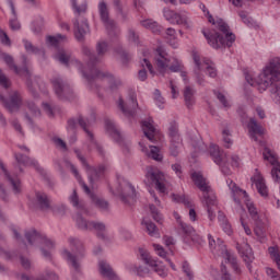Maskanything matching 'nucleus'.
I'll use <instances>...</instances> for the list:
<instances>
[{
	"label": "nucleus",
	"mask_w": 280,
	"mask_h": 280,
	"mask_svg": "<svg viewBox=\"0 0 280 280\" xmlns=\"http://www.w3.org/2000/svg\"><path fill=\"white\" fill-rule=\"evenodd\" d=\"M98 12L101 21L104 23L109 36H113V34L117 35L119 34V31L117 30V26L115 25V21L110 20L108 16V5L105 1H101L98 3Z\"/></svg>",
	"instance_id": "f3484780"
},
{
	"label": "nucleus",
	"mask_w": 280,
	"mask_h": 280,
	"mask_svg": "<svg viewBox=\"0 0 280 280\" xmlns=\"http://www.w3.org/2000/svg\"><path fill=\"white\" fill-rule=\"evenodd\" d=\"M78 124L79 126H81V128H83L84 132L90 139V150H93L94 148V150H96V152H98L101 156H104V148L100 143H97V141H95V139L93 138V132L89 130V125L91 124V121L84 119L83 117H79Z\"/></svg>",
	"instance_id": "5701e85b"
},
{
	"label": "nucleus",
	"mask_w": 280,
	"mask_h": 280,
	"mask_svg": "<svg viewBox=\"0 0 280 280\" xmlns=\"http://www.w3.org/2000/svg\"><path fill=\"white\" fill-rule=\"evenodd\" d=\"M126 269L130 275H135L136 277L140 276L141 272V266L136 265V264H129L126 266Z\"/></svg>",
	"instance_id": "052dcab7"
},
{
	"label": "nucleus",
	"mask_w": 280,
	"mask_h": 280,
	"mask_svg": "<svg viewBox=\"0 0 280 280\" xmlns=\"http://www.w3.org/2000/svg\"><path fill=\"white\" fill-rule=\"evenodd\" d=\"M114 54H115L116 58H118V60H120V62H122V65H126V62H128V60H130V56L128 55V52H126V50H124L122 47L115 48Z\"/></svg>",
	"instance_id": "864d4df0"
},
{
	"label": "nucleus",
	"mask_w": 280,
	"mask_h": 280,
	"mask_svg": "<svg viewBox=\"0 0 280 280\" xmlns=\"http://www.w3.org/2000/svg\"><path fill=\"white\" fill-rule=\"evenodd\" d=\"M179 226L183 231V233H185V235H194V226L188 225L187 223L179 221Z\"/></svg>",
	"instance_id": "338daca9"
},
{
	"label": "nucleus",
	"mask_w": 280,
	"mask_h": 280,
	"mask_svg": "<svg viewBox=\"0 0 280 280\" xmlns=\"http://www.w3.org/2000/svg\"><path fill=\"white\" fill-rule=\"evenodd\" d=\"M0 85L3 86V89H10V79L5 77L3 70H0Z\"/></svg>",
	"instance_id": "774afa93"
},
{
	"label": "nucleus",
	"mask_w": 280,
	"mask_h": 280,
	"mask_svg": "<svg viewBox=\"0 0 280 280\" xmlns=\"http://www.w3.org/2000/svg\"><path fill=\"white\" fill-rule=\"evenodd\" d=\"M200 71H202V69H198V66H195L194 73L197 80V84L205 86V75L200 74Z\"/></svg>",
	"instance_id": "e2e57ef3"
},
{
	"label": "nucleus",
	"mask_w": 280,
	"mask_h": 280,
	"mask_svg": "<svg viewBox=\"0 0 280 280\" xmlns=\"http://www.w3.org/2000/svg\"><path fill=\"white\" fill-rule=\"evenodd\" d=\"M0 43L4 45V47H12V42L8 36V33H4L3 30L0 28Z\"/></svg>",
	"instance_id": "680f3d73"
},
{
	"label": "nucleus",
	"mask_w": 280,
	"mask_h": 280,
	"mask_svg": "<svg viewBox=\"0 0 280 280\" xmlns=\"http://www.w3.org/2000/svg\"><path fill=\"white\" fill-rule=\"evenodd\" d=\"M142 27L151 30L153 34H161V30H163L161 26H159V23L152 20L142 21Z\"/></svg>",
	"instance_id": "49530a36"
},
{
	"label": "nucleus",
	"mask_w": 280,
	"mask_h": 280,
	"mask_svg": "<svg viewBox=\"0 0 280 280\" xmlns=\"http://www.w3.org/2000/svg\"><path fill=\"white\" fill-rule=\"evenodd\" d=\"M106 51H108V42L106 40H100L96 44V58H100L102 60L103 56L106 55Z\"/></svg>",
	"instance_id": "3c124183"
},
{
	"label": "nucleus",
	"mask_w": 280,
	"mask_h": 280,
	"mask_svg": "<svg viewBox=\"0 0 280 280\" xmlns=\"http://www.w3.org/2000/svg\"><path fill=\"white\" fill-rule=\"evenodd\" d=\"M105 130L116 141V143H124V136L121 135V131L117 129V126L115 122L110 119L105 120Z\"/></svg>",
	"instance_id": "2f4dec72"
},
{
	"label": "nucleus",
	"mask_w": 280,
	"mask_h": 280,
	"mask_svg": "<svg viewBox=\"0 0 280 280\" xmlns=\"http://www.w3.org/2000/svg\"><path fill=\"white\" fill-rule=\"evenodd\" d=\"M238 253H241V257L243 258V261L247 265V268L250 270V264H253V259H255V256H253V248H250V245L243 244L241 247H238Z\"/></svg>",
	"instance_id": "c9c22d12"
},
{
	"label": "nucleus",
	"mask_w": 280,
	"mask_h": 280,
	"mask_svg": "<svg viewBox=\"0 0 280 280\" xmlns=\"http://www.w3.org/2000/svg\"><path fill=\"white\" fill-rule=\"evenodd\" d=\"M208 240L211 253L217 255V257H223V259L231 264L235 272H240V267L237 266V258L233 254H231V252L226 250V245L222 244V241L220 238L215 241V238L211 235H208Z\"/></svg>",
	"instance_id": "f8f14e48"
},
{
	"label": "nucleus",
	"mask_w": 280,
	"mask_h": 280,
	"mask_svg": "<svg viewBox=\"0 0 280 280\" xmlns=\"http://www.w3.org/2000/svg\"><path fill=\"white\" fill-rule=\"evenodd\" d=\"M182 270L189 280H194V270H191V266L189 265V262L184 261L182 265Z\"/></svg>",
	"instance_id": "bf43d9fd"
},
{
	"label": "nucleus",
	"mask_w": 280,
	"mask_h": 280,
	"mask_svg": "<svg viewBox=\"0 0 280 280\" xmlns=\"http://www.w3.org/2000/svg\"><path fill=\"white\" fill-rule=\"evenodd\" d=\"M245 80L250 86H257L260 93L270 89L271 100L280 106V84H277L280 82V57L270 59L257 79L246 74Z\"/></svg>",
	"instance_id": "f257e3e1"
},
{
	"label": "nucleus",
	"mask_w": 280,
	"mask_h": 280,
	"mask_svg": "<svg viewBox=\"0 0 280 280\" xmlns=\"http://www.w3.org/2000/svg\"><path fill=\"white\" fill-rule=\"evenodd\" d=\"M180 148H183V138L171 140V144H170L171 156H178V154H180Z\"/></svg>",
	"instance_id": "79ce46f5"
},
{
	"label": "nucleus",
	"mask_w": 280,
	"mask_h": 280,
	"mask_svg": "<svg viewBox=\"0 0 280 280\" xmlns=\"http://www.w3.org/2000/svg\"><path fill=\"white\" fill-rule=\"evenodd\" d=\"M46 40L48 45L58 47V45H61V43H67V37L66 35L57 34L56 36H48Z\"/></svg>",
	"instance_id": "a18cd8bd"
},
{
	"label": "nucleus",
	"mask_w": 280,
	"mask_h": 280,
	"mask_svg": "<svg viewBox=\"0 0 280 280\" xmlns=\"http://www.w3.org/2000/svg\"><path fill=\"white\" fill-rule=\"evenodd\" d=\"M33 206L40 211H49L51 209V199L43 191H35Z\"/></svg>",
	"instance_id": "a878e982"
},
{
	"label": "nucleus",
	"mask_w": 280,
	"mask_h": 280,
	"mask_svg": "<svg viewBox=\"0 0 280 280\" xmlns=\"http://www.w3.org/2000/svg\"><path fill=\"white\" fill-rule=\"evenodd\" d=\"M142 27L151 30L153 34H161V30H163L161 26H159V23L152 20L142 21Z\"/></svg>",
	"instance_id": "de8ad7c7"
},
{
	"label": "nucleus",
	"mask_w": 280,
	"mask_h": 280,
	"mask_svg": "<svg viewBox=\"0 0 280 280\" xmlns=\"http://www.w3.org/2000/svg\"><path fill=\"white\" fill-rule=\"evenodd\" d=\"M155 65L160 75H165L170 71V58H167V52L159 47L155 50Z\"/></svg>",
	"instance_id": "4be33fe9"
},
{
	"label": "nucleus",
	"mask_w": 280,
	"mask_h": 280,
	"mask_svg": "<svg viewBox=\"0 0 280 280\" xmlns=\"http://www.w3.org/2000/svg\"><path fill=\"white\" fill-rule=\"evenodd\" d=\"M66 165L67 167H69V170L72 172L73 176L77 178V180L80 183L82 187V184L84 185V182H82V177L80 176V172H78V168L75 167V165H73V163L69 161H66Z\"/></svg>",
	"instance_id": "4d7b16f0"
},
{
	"label": "nucleus",
	"mask_w": 280,
	"mask_h": 280,
	"mask_svg": "<svg viewBox=\"0 0 280 280\" xmlns=\"http://www.w3.org/2000/svg\"><path fill=\"white\" fill-rule=\"evenodd\" d=\"M145 178L153 183L156 191H159L161 196H167V194H170V189H172V182L170 180V176L165 175L162 171L148 166Z\"/></svg>",
	"instance_id": "0eeeda50"
},
{
	"label": "nucleus",
	"mask_w": 280,
	"mask_h": 280,
	"mask_svg": "<svg viewBox=\"0 0 280 280\" xmlns=\"http://www.w3.org/2000/svg\"><path fill=\"white\" fill-rule=\"evenodd\" d=\"M164 18L170 23L176 24V25H185L186 27L189 25V19L187 15H180L170 9H164L163 11Z\"/></svg>",
	"instance_id": "cd10ccee"
},
{
	"label": "nucleus",
	"mask_w": 280,
	"mask_h": 280,
	"mask_svg": "<svg viewBox=\"0 0 280 280\" xmlns=\"http://www.w3.org/2000/svg\"><path fill=\"white\" fill-rule=\"evenodd\" d=\"M15 161L19 163V165H32L35 167V170H40V166L38 165V161L32 160L21 153L14 154Z\"/></svg>",
	"instance_id": "ea45409f"
},
{
	"label": "nucleus",
	"mask_w": 280,
	"mask_h": 280,
	"mask_svg": "<svg viewBox=\"0 0 280 280\" xmlns=\"http://www.w3.org/2000/svg\"><path fill=\"white\" fill-rule=\"evenodd\" d=\"M98 271L104 279L108 280H119V277H117V273L113 270V267H110V264L106 260H100L98 261Z\"/></svg>",
	"instance_id": "473e14b6"
},
{
	"label": "nucleus",
	"mask_w": 280,
	"mask_h": 280,
	"mask_svg": "<svg viewBox=\"0 0 280 280\" xmlns=\"http://www.w3.org/2000/svg\"><path fill=\"white\" fill-rule=\"evenodd\" d=\"M247 128L249 130V137L254 139V141H257L256 135H264V128L261 127V125L257 124V120H255V118L249 119Z\"/></svg>",
	"instance_id": "58836bf2"
},
{
	"label": "nucleus",
	"mask_w": 280,
	"mask_h": 280,
	"mask_svg": "<svg viewBox=\"0 0 280 280\" xmlns=\"http://www.w3.org/2000/svg\"><path fill=\"white\" fill-rule=\"evenodd\" d=\"M196 90H194V88L186 85L184 89V98H185V103L187 108H189L190 106H194L195 102H196Z\"/></svg>",
	"instance_id": "a19ab883"
},
{
	"label": "nucleus",
	"mask_w": 280,
	"mask_h": 280,
	"mask_svg": "<svg viewBox=\"0 0 280 280\" xmlns=\"http://www.w3.org/2000/svg\"><path fill=\"white\" fill-rule=\"evenodd\" d=\"M222 137L224 148H231V145H233V139H231V131L229 129H224L222 131Z\"/></svg>",
	"instance_id": "13d9d810"
},
{
	"label": "nucleus",
	"mask_w": 280,
	"mask_h": 280,
	"mask_svg": "<svg viewBox=\"0 0 280 280\" xmlns=\"http://www.w3.org/2000/svg\"><path fill=\"white\" fill-rule=\"evenodd\" d=\"M156 207H159V206H156L154 203H149V211H150L153 220L155 222H158V224H163V214H161V211Z\"/></svg>",
	"instance_id": "c03bdc74"
},
{
	"label": "nucleus",
	"mask_w": 280,
	"mask_h": 280,
	"mask_svg": "<svg viewBox=\"0 0 280 280\" xmlns=\"http://www.w3.org/2000/svg\"><path fill=\"white\" fill-rule=\"evenodd\" d=\"M168 137L171 140L180 139V135H178V127L176 125H171L168 128Z\"/></svg>",
	"instance_id": "0e129e2a"
},
{
	"label": "nucleus",
	"mask_w": 280,
	"mask_h": 280,
	"mask_svg": "<svg viewBox=\"0 0 280 280\" xmlns=\"http://www.w3.org/2000/svg\"><path fill=\"white\" fill-rule=\"evenodd\" d=\"M69 245L71 246L73 254L69 252L67 248L61 250V255L63 259H67L68 264L72 266L75 272H80L82 259L86 256V252L84 250V244L82 241L75 237L68 238Z\"/></svg>",
	"instance_id": "423d86ee"
},
{
	"label": "nucleus",
	"mask_w": 280,
	"mask_h": 280,
	"mask_svg": "<svg viewBox=\"0 0 280 280\" xmlns=\"http://www.w3.org/2000/svg\"><path fill=\"white\" fill-rule=\"evenodd\" d=\"M69 200H70L72 207H74V209H78V211H84V209H85L84 202L80 201V199L78 198V192L75 190H73Z\"/></svg>",
	"instance_id": "8fccbe9b"
},
{
	"label": "nucleus",
	"mask_w": 280,
	"mask_h": 280,
	"mask_svg": "<svg viewBox=\"0 0 280 280\" xmlns=\"http://www.w3.org/2000/svg\"><path fill=\"white\" fill-rule=\"evenodd\" d=\"M51 84L59 100H73V89L69 83H65L62 79L56 77L51 80Z\"/></svg>",
	"instance_id": "2eb2a0df"
},
{
	"label": "nucleus",
	"mask_w": 280,
	"mask_h": 280,
	"mask_svg": "<svg viewBox=\"0 0 280 280\" xmlns=\"http://www.w3.org/2000/svg\"><path fill=\"white\" fill-rule=\"evenodd\" d=\"M209 152L212 161L217 165H224L225 163H229V156H226V153H224V151L220 150V147L211 144L209 148Z\"/></svg>",
	"instance_id": "c756f323"
},
{
	"label": "nucleus",
	"mask_w": 280,
	"mask_h": 280,
	"mask_svg": "<svg viewBox=\"0 0 280 280\" xmlns=\"http://www.w3.org/2000/svg\"><path fill=\"white\" fill-rule=\"evenodd\" d=\"M73 221L75 222V226H77V229H79V231H84V232L91 231V226L93 224V221L86 220L85 218H83L82 214L77 213L73 217Z\"/></svg>",
	"instance_id": "4c0bfd02"
},
{
	"label": "nucleus",
	"mask_w": 280,
	"mask_h": 280,
	"mask_svg": "<svg viewBox=\"0 0 280 280\" xmlns=\"http://www.w3.org/2000/svg\"><path fill=\"white\" fill-rule=\"evenodd\" d=\"M209 23L215 25V27L221 32H207L202 31L205 38L207 39L210 47L213 49H222V47H232L233 43H235V34L231 32L229 24L224 22L222 19H213V15L207 11L206 14Z\"/></svg>",
	"instance_id": "f03ea898"
},
{
	"label": "nucleus",
	"mask_w": 280,
	"mask_h": 280,
	"mask_svg": "<svg viewBox=\"0 0 280 280\" xmlns=\"http://www.w3.org/2000/svg\"><path fill=\"white\" fill-rule=\"evenodd\" d=\"M82 189L91 198L93 205H95L97 209L101 211H108L109 205L106 199L97 197L95 194H93L86 184H82Z\"/></svg>",
	"instance_id": "bb28decb"
},
{
	"label": "nucleus",
	"mask_w": 280,
	"mask_h": 280,
	"mask_svg": "<svg viewBox=\"0 0 280 280\" xmlns=\"http://www.w3.org/2000/svg\"><path fill=\"white\" fill-rule=\"evenodd\" d=\"M142 132L150 143H158L163 140V133L154 127V119L145 115L141 120Z\"/></svg>",
	"instance_id": "4468645a"
},
{
	"label": "nucleus",
	"mask_w": 280,
	"mask_h": 280,
	"mask_svg": "<svg viewBox=\"0 0 280 280\" xmlns=\"http://www.w3.org/2000/svg\"><path fill=\"white\" fill-rule=\"evenodd\" d=\"M262 156L265 161H269L273 167L271 168V178L275 183H280V163L277 159V154L270 150V148L266 147L262 152Z\"/></svg>",
	"instance_id": "aec40b11"
},
{
	"label": "nucleus",
	"mask_w": 280,
	"mask_h": 280,
	"mask_svg": "<svg viewBox=\"0 0 280 280\" xmlns=\"http://www.w3.org/2000/svg\"><path fill=\"white\" fill-rule=\"evenodd\" d=\"M25 237L31 246H44L42 247V255L45 259H51V248H54V241L47 238V236L40 234L36 230H28L25 232ZM46 248L48 250H46Z\"/></svg>",
	"instance_id": "9d476101"
},
{
	"label": "nucleus",
	"mask_w": 280,
	"mask_h": 280,
	"mask_svg": "<svg viewBox=\"0 0 280 280\" xmlns=\"http://www.w3.org/2000/svg\"><path fill=\"white\" fill-rule=\"evenodd\" d=\"M128 40H129V45H132L133 47H139L140 45L139 33L135 32L133 28H130L128 31Z\"/></svg>",
	"instance_id": "6e6d98bb"
},
{
	"label": "nucleus",
	"mask_w": 280,
	"mask_h": 280,
	"mask_svg": "<svg viewBox=\"0 0 280 280\" xmlns=\"http://www.w3.org/2000/svg\"><path fill=\"white\" fill-rule=\"evenodd\" d=\"M228 187L231 189L234 202L237 205H240V199L237 196H243L245 198L247 211L252 220L255 222L254 233L260 242H264L266 240V223H264L261 215H259L255 203L248 199V194L246 190H242V188L237 187V184H235L232 179L228 180Z\"/></svg>",
	"instance_id": "7ed1b4c3"
},
{
	"label": "nucleus",
	"mask_w": 280,
	"mask_h": 280,
	"mask_svg": "<svg viewBox=\"0 0 280 280\" xmlns=\"http://www.w3.org/2000/svg\"><path fill=\"white\" fill-rule=\"evenodd\" d=\"M91 231H96V236L103 242L108 241V232L106 231V223L102 221H92Z\"/></svg>",
	"instance_id": "f704fd0d"
},
{
	"label": "nucleus",
	"mask_w": 280,
	"mask_h": 280,
	"mask_svg": "<svg viewBox=\"0 0 280 280\" xmlns=\"http://www.w3.org/2000/svg\"><path fill=\"white\" fill-rule=\"evenodd\" d=\"M214 95L219 100V102L222 103L224 108H231V104L229 103V101L226 100V96H224V94H222L218 91H214Z\"/></svg>",
	"instance_id": "69168bd1"
},
{
	"label": "nucleus",
	"mask_w": 280,
	"mask_h": 280,
	"mask_svg": "<svg viewBox=\"0 0 280 280\" xmlns=\"http://www.w3.org/2000/svg\"><path fill=\"white\" fill-rule=\"evenodd\" d=\"M50 210L52 211L54 215H57L58 218H65L67 215V206L59 203L55 206H50Z\"/></svg>",
	"instance_id": "5fc2aeb1"
},
{
	"label": "nucleus",
	"mask_w": 280,
	"mask_h": 280,
	"mask_svg": "<svg viewBox=\"0 0 280 280\" xmlns=\"http://www.w3.org/2000/svg\"><path fill=\"white\" fill-rule=\"evenodd\" d=\"M114 194L120 198L121 202L127 205V207H132L137 203V188L127 179L121 178L118 180Z\"/></svg>",
	"instance_id": "1a4fd4ad"
},
{
	"label": "nucleus",
	"mask_w": 280,
	"mask_h": 280,
	"mask_svg": "<svg viewBox=\"0 0 280 280\" xmlns=\"http://www.w3.org/2000/svg\"><path fill=\"white\" fill-rule=\"evenodd\" d=\"M253 183L256 185V189L262 198H268V186H266V182L261 175H256L252 177Z\"/></svg>",
	"instance_id": "e433bc0d"
},
{
	"label": "nucleus",
	"mask_w": 280,
	"mask_h": 280,
	"mask_svg": "<svg viewBox=\"0 0 280 280\" xmlns=\"http://www.w3.org/2000/svg\"><path fill=\"white\" fill-rule=\"evenodd\" d=\"M119 110H121L125 117H135L137 110H139V101H137V92L129 91L126 102L124 98H119L117 102Z\"/></svg>",
	"instance_id": "ddd939ff"
},
{
	"label": "nucleus",
	"mask_w": 280,
	"mask_h": 280,
	"mask_svg": "<svg viewBox=\"0 0 280 280\" xmlns=\"http://www.w3.org/2000/svg\"><path fill=\"white\" fill-rule=\"evenodd\" d=\"M70 3L74 14H77L75 20L73 21L74 37L79 43H82L84 36L89 34V20L84 18V14H86L89 10V2L86 0H83L82 2L70 0Z\"/></svg>",
	"instance_id": "39448f33"
},
{
	"label": "nucleus",
	"mask_w": 280,
	"mask_h": 280,
	"mask_svg": "<svg viewBox=\"0 0 280 280\" xmlns=\"http://www.w3.org/2000/svg\"><path fill=\"white\" fill-rule=\"evenodd\" d=\"M85 80L88 82H105L108 84V91H117L119 86H124V82H121L119 79H116L113 73L104 70H100L97 68L91 69V74L83 73Z\"/></svg>",
	"instance_id": "6e6552de"
},
{
	"label": "nucleus",
	"mask_w": 280,
	"mask_h": 280,
	"mask_svg": "<svg viewBox=\"0 0 280 280\" xmlns=\"http://www.w3.org/2000/svg\"><path fill=\"white\" fill-rule=\"evenodd\" d=\"M191 178L196 187L202 191L201 202L208 211L209 220H215V209H218V197L215 196V192L211 186H209V183L201 173H192Z\"/></svg>",
	"instance_id": "20e7f679"
},
{
	"label": "nucleus",
	"mask_w": 280,
	"mask_h": 280,
	"mask_svg": "<svg viewBox=\"0 0 280 280\" xmlns=\"http://www.w3.org/2000/svg\"><path fill=\"white\" fill-rule=\"evenodd\" d=\"M82 55L89 57V63L86 69L83 68V71L86 72V75H91V69H96L95 65H100L102 59L95 56L89 46H82Z\"/></svg>",
	"instance_id": "7c9ffc66"
},
{
	"label": "nucleus",
	"mask_w": 280,
	"mask_h": 280,
	"mask_svg": "<svg viewBox=\"0 0 280 280\" xmlns=\"http://www.w3.org/2000/svg\"><path fill=\"white\" fill-rule=\"evenodd\" d=\"M9 4L13 15V19L10 20L9 24L13 32H18V30H21V23H19V20H16V10H14V2H12V0H9Z\"/></svg>",
	"instance_id": "37998d69"
},
{
	"label": "nucleus",
	"mask_w": 280,
	"mask_h": 280,
	"mask_svg": "<svg viewBox=\"0 0 280 280\" xmlns=\"http://www.w3.org/2000/svg\"><path fill=\"white\" fill-rule=\"evenodd\" d=\"M144 224H145L147 233L148 235H150V237H155V238L161 237V232H159V228H156V224H154V222H147Z\"/></svg>",
	"instance_id": "603ef678"
},
{
	"label": "nucleus",
	"mask_w": 280,
	"mask_h": 280,
	"mask_svg": "<svg viewBox=\"0 0 280 280\" xmlns=\"http://www.w3.org/2000/svg\"><path fill=\"white\" fill-rule=\"evenodd\" d=\"M25 108L24 117L30 126H34V117H40V108L33 101H26Z\"/></svg>",
	"instance_id": "c85d7f7f"
},
{
	"label": "nucleus",
	"mask_w": 280,
	"mask_h": 280,
	"mask_svg": "<svg viewBox=\"0 0 280 280\" xmlns=\"http://www.w3.org/2000/svg\"><path fill=\"white\" fill-rule=\"evenodd\" d=\"M55 58L58 60V62L65 65L66 67H69V63L77 67V69H79V71L82 73L83 78L84 73L86 74V72L84 71V66L82 65V62L78 61V59H73L71 51L61 48L57 51Z\"/></svg>",
	"instance_id": "dca6fc26"
},
{
	"label": "nucleus",
	"mask_w": 280,
	"mask_h": 280,
	"mask_svg": "<svg viewBox=\"0 0 280 280\" xmlns=\"http://www.w3.org/2000/svg\"><path fill=\"white\" fill-rule=\"evenodd\" d=\"M142 150L148 159H152V161H155L156 163H163V152H161V149L158 145H149V149L143 148Z\"/></svg>",
	"instance_id": "72a5a7b5"
},
{
	"label": "nucleus",
	"mask_w": 280,
	"mask_h": 280,
	"mask_svg": "<svg viewBox=\"0 0 280 280\" xmlns=\"http://www.w3.org/2000/svg\"><path fill=\"white\" fill-rule=\"evenodd\" d=\"M142 27L151 30L153 34H161V30H163L161 26H159V23L152 20L142 21Z\"/></svg>",
	"instance_id": "09e8293b"
},
{
	"label": "nucleus",
	"mask_w": 280,
	"mask_h": 280,
	"mask_svg": "<svg viewBox=\"0 0 280 280\" xmlns=\"http://www.w3.org/2000/svg\"><path fill=\"white\" fill-rule=\"evenodd\" d=\"M0 102H2L9 113H16L21 108V94L19 92H12L8 101L0 94Z\"/></svg>",
	"instance_id": "393cba45"
},
{
	"label": "nucleus",
	"mask_w": 280,
	"mask_h": 280,
	"mask_svg": "<svg viewBox=\"0 0 280 280\" xmlns=\"http://www.w3.org/2000/svg\"><path fill=\"white\" fill-rule=\"evenodd\" d=\"M0 58H2V60H4L7 67H9V69H11L12 71H14V73H16V75H23V73L25 75H30V70H27V58H25V56H23V67L19 68L18 65L14 63V58H12V56L2 52L0 55Z\"/></svg>",
	"instance_id": "412c9836"
},
{
	"label": "nucleus",
	"mask_w": 280,
	"mask_h": 280,
	"mask_svg": "<svg viewBox=\"0 0 280 280\" xmlns=\"http://www.w3.org/2000/svg\"><path fill=\"white\" fill-rule=\"evenodd\" d=\"M192 60L197 69L206 71L209 78H215V75H218V70H215V68L211 63V60L200 57V54L196 50L192 51Z\"/></svg>",
	"instance_id": "6ab92c4d"
},
{
	"label": "nucleus",
	"mask_w": 280,
	"mask_h": 280,
	"mask_svg": "<svg viewBox=\"0 0 280 280\" xmlns=\"http://www.w3.org/2000/svg\"><path fill=\"white\" fill-rule=\"evenodd\" d=\"M141 277H148V275H152V272H156L159 277L165 279L167 277V270L165 267L159 265V262L152 258L150 253L145 249L141 252Z\"/></svg>",
	"instance_id": "9b49d317"
},
{
	"label": "nucleus",
	"mask_w": 280,
	"mask_h": 280,
	"mask_svg": "<svg viewBox=\"0 0 280 280\" xmlns=\"http://www.w3.org/2000/svg\"><path fill=\"white\" fill-rule=\"evenodd\" d=\"M74 153L77 154V158L79 159V161H81L82 166L86 170L90 183L97 180L101 176L104 175V172L106 170L104 165H100L97 168H93L91 167V165H89V162H86V159L82 155L80 150L75 149Z\"/></svg>",
	"instance_id": "a211bd4d"
},
{
	"label": "nucleus",
	"mask_w": 280,
	"mask_h": 280,
	"mask_svg": "<svg viewBox=\"0 0 280 280\" xmlns=\"http://www.w3.org/2000/svg\"><path fill=\"white\" fill-rule=\"evenodd\" d=\"M26 86L35 100L40 93L45 92V82L39 77H30L26 81Z\"/></svg>",
	"instance_id": "b1692460"
}]
</instances>
